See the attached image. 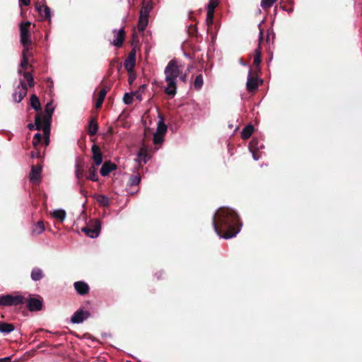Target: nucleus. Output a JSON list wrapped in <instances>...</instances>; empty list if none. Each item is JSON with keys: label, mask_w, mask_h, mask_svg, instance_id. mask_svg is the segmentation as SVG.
<instances>
[{"label": "nucleus", "mask_w": 362, "mask_h": 362, "mask_svg": "<svg viewBox=\"0 0 362 362\" xmlns=\"http://www.w3.org/2000/svg\"><path fill=\"white\" fill-rule=\"evenodd\" d=\"M42 136L40 133H37L34 135L32 144L35 149H37V146H38L42 143Z\"/></svg>", "instance_id": "72a5a7b5"}, {"label": "nucleus", "mask_w": 362, "mask_h": 362, "mask_svg": "<svg viewBox=\"0 0 362 362\" xmlns=\"http://www.w3.org/2000/svg\"><path fill=\"white\" fill-rule=\"evenodd\" d=\"M182 68L176 59L170 60L165 68V81L168 83L165 91L168 95L174 96L176 94V78L182 74Z\"/></svg>", "instance_id": "f03ea898"}, {"label": "nucleus", "mask_w": 362, "mask_h": 362, "mask_svg": "<svg viewBox=\"0 0 362 362\" xmlns=\"http://www.w3.org/2000/svg\"><path fill=\"white\" fill-rule=\"evenodd\" d=\"M214 16V13L211 12V11H207L206 23L209 28L211 27L213 24Z\"/></svg>", "instance_id": "58836bf2"}, {"label": "nucleus", "mask_w": 362, "mask_h": 362, "mask_svg": "<svg viewBox=\"0 0 362 362\" xmlns=\"http://www.w3.org/2000/svg\"><path fill=\"white\" fill-rule=\"evenodd\" d=\"M34 126H35V124H29L28 125V127L30 130H32V129H34Z\"/></svg>", "instance_id": "13d9d810"}, {"label": "nucleus", "mask_w": 362, "mask_h": 362, "mask_svg": "<svg viewBox=\"0 0 362 362\" xmlns=\"http://www.w3.org/2000/svg\"><path fill=\"white\" fill-rule=\"evenodd\" d=\"M53 85H54L53 81H51V80L49 78V79L47 80V88H49V89H51V88L53 87Z\"/></svg>", "instance_id": "864d4df0"}, {"label": "nucleus", "mask_w": 362, "mask_h": 362, "mask_svg": "<svg viewBox=\"0 0 362 362\" xmlns=\"http://www.w3.org/2000/svg\"><path fill=\"white\" fill-rule=\"evenodd\" d=\"M44 143L46 146H49V137L45 136L44 137Z\"/></svg>", "instance_id": "5fc2aeb1"}, {"label": "nucleus", "mask_w": 362, "mask_h": 362, "mask_svg": "<svg viewBox=\"0 0 362 362\" xmlns=\"http://www.w3.org/2000/svg\"><path fill=\"white\" fill-rule=\"evenodd\" d=\"M180 80L182 81V82L184 83H186L187 82V74H181L180 76Z\"/></svg>", "instance_id": "8fccbe9b"}, {"label": "nucleus", "mask_w": 362, "mask_h": 362, "mask_svg": "<svg viewBox=\"0 0 362 362\" xmlns=\"http://www.w3.org/2000/svg\"><path fill=\"white\" fill-rule=\"evenodd\" d=\"M110 66H115L119 72L122 67L118 58H115L110 62Z\"/></svg>", "instance_id": "a19ab883"}, {"label": "nucleus", "mask_w": 362, "mask_h": 362, "mask_svg": "<svg viewBox=\"0 0 362 362\" xmlns=\"http://www.w3.org/2000/svg\"><path fill=\"white\" fill-rule=\"evenodd\" d=\"M51 214L52 217H54L57 220L60 221L61 222H62L65 219L66 215V211L63 209L54 210L52 212Z\"/></svg>", "instance_id": "c85d7f7f"}, {"label": "nucleus", "mask_w": 362, "mask_h": 362, "mask_svg": "<svg viewBox=\"0 0 362 362\" xmlns=\"http://www.w3.org/2000/svg\"><path fill=\"white\" fill-rule=\"evenodd\" d=\"M75 168V175L76 178L78 180L83 178L85 176L83 163L80 160H76Z\"/></svg>", "instance_id": "aec40b11"}, {"label": "nucleus", "mask_w": 362, "mask_h": 362, "mask_svg": "<svg viewBox=\"0 0 362 362\" xmlns=\"http://www.w3.org/2000/svg\"><path fill=\"white\" fill-rule=\"evenodd\" d=\"M19 1L24 6H28L30 4V0H19Z\"/></svg>", "instance_id": "3c124183"}, {"label": "nucleus", "mask_w": 362, "mask_h": 362, "mask_svg": "<svg viewBox=\"0 0 362 362\" xmlns=\"http://www.w3.org/2000/svg\"><path fill=\"white\" fill-rule=\"evenodd\" d=\"M30 46H31V45H26L25 46H23V49L22 52L23 57H27V54L30 49Z\"/></svg>", "instance_id": "09e8293b"}, {"label": "nucleus", "mask_w": 362, "mask_h": 362, "mask_svg": "<svg viewBox=\"0 0 362 362\" xmlns=\"http://www.w3.org/2000/svg\"><path fill=\"white\" fill-rule=\"evenodd\" d=\"M86 179L93 181V182H97L98 180V177L97 175V169L93 165H92L88 169V175L86 176Z\"/></svg>", "instance_id": "c756f323"}, {"label": "nucleus", "mask_w": 362, "mask_h": 362, "mask_svg": "<svg viewBox=\"0 0 362 362\" xmlns=\"http://www.w3.org/2000/svg\"><path fill=\"white\" fill-rule=\"evenodd\" d=\"M15 329V326L12 323L0 322V332L4 334H8Z\"/></svg>", "instance_id": "b1692460"}, {"label": "nucleus", "mask_w": 362, "mask_h": 362, "mask_svg": "<svg viewBox=\"0 0 362 362\" xmlns=\"http://www.w3.org/2000/svg\"><path fill=\"white\" fill-rule=\"evenodd\" d=\"M91 151L93 153V160L94 164L95 165H100L103 163V153L101 152L100 148L96 145L93 144L91 148Z\"/></svg>", "instance_id": "ddd939ff"}, {"label": "nucleus", "mask_w": 362, "mask_h": 362, "mask_svg": "<svg viewBox=\"0 0 362 362\" xmlns=\"http://www.w3.org/2000/svg\"><path fill=\"white\" fill-rule=\"evenodd\" d=\"M246 86H247V90L249 92H253L258 88L257 78L252 76V70L251 69H250V71H249Z\"/></svg>", "instance_id": "dca6fc26"}, {"label": "nucleus", "mask_w": 362, "mask_h": 362, "mask_svg": "<svg viewBox=\"0 0 362 362\" xmlns=\"http://www.w3.org/2000/svg\"><path fill=\"white\" fill-rule=\"evenodd\" d=\"M193 30H194L195 33L197 32L196 26H193Z\"/></svg>", "instance_id": "052dcab7"}, {"label": "nucleus", "mask_w": 362, "mask_h": 362, "mask_svg": "<svg viewBox=\"0 0 362 362\" xmlns=\"http://www.w3.org/2000/svg\"><path fill=\"white\" fill-rule=\"evenodd\" d=\"M26 298L22 295H1L0 296V305L1 306H17L25 304Z\"/></svg>", "instance_id": "7ed1b4c3"}, {"label": "nucleus", "mask_w": 362, "mask_h": 362, "mask_svg": "<svg viewBox=\"0 0 362 362\" xmlns=\"http://www.w3.org/2000/svg\"><path fill=\"white\" fill-rule=\"evenodd\" d=\"M133 95H135L137 99L140 100H141V95L137 93H133Z\"/></svg>", "instance_id": "4d7b16f0"}, {"label": "nucleus", "mask_w": 362, "mask_h": 362, "mask_svg": "<svg viewBox=\"0 0 362 362\" xmlns=\"http://www.w3.org/2000/svg\"><path fill=\"white\" fill-rule=\"evenodd\" d=\"M54 107L53 106V101L51 100L47 103L45 106V115L42 120L44 121H52V116L54 112Z\"/></svg>", "instance_id": "412c9836"}, {"label": "nucleus", "mask_w": 362, "mask_h": 362, "mask_svg": "<svg viewBox=\"0 0 362 362\" xmlns=\"http://www.w3.org/2000/svg\"><path fill=\"white\" fill-rule=\"evenodd\" d=\"M240 63L243 65V66H247V63H245L242 59H240Z\"/></svg>", "instance_id": "bf43d9fd"}, {"label": "nucleus", "mask_w": 362, "mask_h": 362, "mask_svg": "<svg viewBox=\"0 0 362 362\" xmlns=\"http://www.w3.org/2000/svg\"><path fill=\"white\" fill-rule=\"evenodd\" d=\"M98 131V124L97 119L95 117L90 118L88 126V134L89 136H95Z\"/></svg>", "instance_id": "6ab92c4d"}, {"label": "nucleus", "mask_w": 362, "mask_h": 362, "mask_svg": "<svg viewBox=\"0 0 362 362\" xmlns=\"http://www.w3.org/2000/svg\"><path fill=\"white\" fill-rule=\"evenodd\" d=\"M24 78L27 80L28 86L30 87H33L34 86V78L32 74L30 72H24L23 73Z\"/></svg>", "instance_id": "e433bc0d"}, {"label": "nucleus", "mask_w": 362, "mask_h": 362, "mask_svg": "<svg viewBox=\"0 0 362 362\" xmlns=\"http://www.w3.org/2000/svg\"><path fill=\"white\" fill-rule=\"evenodd\" d=\"M261 63V51L260 46H259L255 51V57L253 60V64L257 67Z\"/></svg>", "instance_id": "473e14b6"}, {"label": "nucleus", "mask_w": 362, "mask_h": 362, "mask_svg": "<svg viewBox=\"0 0 362 362\" xmlns=\"http://www.w3.org/2000/svg\"><path fill=\"white\" fill-rule=\"evenodd\" d=\"M151 8L152 6L149 2H148L147 4H144L140 10V14L148 16Z\"/></svg>", "instance_id": "c9c22d12"}, {"label": "nucleus", "mask_w": 362, "mask_h": 362, "mask_svg": "<svg viewBox=\"0 0 362 362\" xmlns=\"http://www.w3.org/2000/svg\"><path fill=\"white\" fill-rule=\"evenodd\" d=\"M28 88L26 83L21 81L20 85L16 88L13 94L14 100L20 103L27 95Z\"/></svg>", "instance_id": "6e6552de"}, {"label": "nucleus", "mask_w": 362, "mask_h": 362, "mask_svg": "<svg viewBox=\"0 0 362 362\" xmlns=\"http://www.w3.org/2000/svg\"><path fill=\"white\" fill-rule=\"evenodd\" d=\"M163 136L164 135H161V134H158L156 133L154 134L153 135V142L155 144H160L163 142Z\"/></svg>", "instance_id": "79ce46f5"}, {"label": "nucleus", "mask_w": 362, "mask_h": 362, "mask_svg": "<svg viewBox=\"0 0 362 362\" xmlns=\"http://www.w3.org/2000/svg\"><path fill=\"white\" fill-rule=\"evenodd\" d=\"M254 132V126L252 124H247L241 132V138L244 140L248 139Z\"/></svg>", "instance_id": "5701e85b"}, {"label": "nucleus", "mask_w": 362, "mask_h": 362, "mask_svg": "<svg viewBox=\"0 0 362 362\" xmlns=\"http://www.w3.org/2000/svg\"><path fill=\"white\" fill-rule=\"evenodd\" d=\"M74 289L81 296L87 295L89 293L90 287L87 283L82 281H76L74 284Z\"/></svg>", "instance_id": "f8f14e48"}, {"label": "nucleus", "mask_w": 362, "mask_h": 362, "mask_svg": "<svg viewBox=\"0 0 362 362\" xmlns=\"http://www.w3.org/2000/svg\"><path fill=\"white\" fill-rule=\"evenodd\" d=\"M25 303L30 311H39L42 308L43 300L40 296L37 298H30L29 299L26 298Z\"/></svg>", "instance_id": "0eeeda50"}, {"label": "nucleus", "mask_w": 362, "mask_h": 362, "mask_svg": "<svg viewBox=\"0 0 362 362\" xmlns=\"http://www.w3.org/2000/svg\"><path fill=\"white\" fill-rule=\"evenodd\" d=\"M255 141L254 139L251 141L250 144L252 145L254 144Z\"/></svg>", "instance_id": "680f3d73"}, {"label": "nucleus", "mask_w": 362, "mask_h": 362, "mask_svg": "<svg viewBox=\"0 0 362 362\" xmlns=\"http://www.w3.org/2000/svg\"><path fill=\"white\" fill-rule=\"evenodd\" d=\"M218 2L217 0H210L208 6H207V11H211L214 13L216 7L218 6Z\"/></svg>", "instance_id": "ea45409f"}, {"label": "nucleus", "mask_w": 362, "mask_h": 362, "mask_svg": "<svg viewBox=\"0 0 362 362\" xmlns=\"http://www.w3.org/2000/svg\"><path fill=\"white\" fill-rule=\"evenodd\" d=\"M30 276L33 281H37L41 280L45 276V274L41 269L35 267L31 272Z\"/></svg>", "instance_id": "4be33fe9"}, {"label": "nucleus", "mask_w": 362, "mask_h": 362, "mask_svg": "<svg viewBox=\"0 0 362 362\" xmlns=\"http://www.w3.org/2000/svg\"><path fill=\"white\" fill-rule=\"evenodd\" d=\"M272 6V0H262L261 6L263 9H267Z\"/></svg>", "instance_id": "a18cd8bd"}, {"label": "nucleus", "mask_w": 362, "mask_h": 362, "mask_svg": "<svg viewBox=\"0 0 362 362\" xmlns=\"http://www.w3.org/2000/svg\"><path fill=\"white\" fill-rule=\"evenodd\" d=\"M204 84V79H203V75L202 74H199L197 76H196L194 81H193V86L194 88L197 90H199Z\"/></svg>", "instance_id": "cd10ccee"}, {"label": "nucleus", "mask_w": 362, "mask_h": 362, "mask_svg": "<svg viewBox=\"0 0 362 362\" xmlns=\"http://www.w3.org/2000/svg\"><path fill=\"white\" fill-rule=\"evenodd\" d=\"M37 11L42 18V20L51 21L50 8L47 5L37 4L35 5Z\"/></svg>", "instance_id": "2eb2a0df"}, {"label": "nucleus", "mask_w": 362, "mask_h": 362, "mask_svg": "<svg viewBox=\"0 0 362 362\" xmlns=\"http://www.w3.org/2000/svg\"><path fill=\"white\" fill-rule=\"evenodd\" d=\"M42 166L40 165H32L29 175L30 181L33 184H39L41 182Z\"/></svg>", "instance_id": "1a4fd4ad"}, {"label": "nucleus", "mask_w": 362, "mask_h": 362, "mask_svg": "<svg viewBox=\"0 0 362 362\" xmlns=\"http://www.w3.org/2000/svg\"><path fill=\"white\" fill-rule=\"evenodd\" d=\"M123 101L127 105H130L133 102V93H126L123 97Z\"/></svg>", "instance_id": "4c0bfd02"}, {"label": "nucleus", "mask_w": 362, "mask_h": 362, "mask_svg": "<svg viewBox=\"0 0 362 362\" xmlns=\"http://www.w3.org/2000/svg\"><path fill=\"white\" fill-rule=\"evenodd\" d=\"M28 66V59L27 57H23V59L21 62V66L24 69H26Z\"/></svg>", "instance_id": "de8ad7c7"}, {"label": "nucleus", "mask_w": 362, "mask_h": 362, "mask_svg": "<svg viewBox=\"0 0 362 362\" xmlns=\"http://www.w3.org/2000/svg\"><path fill=\"white\" fill-rule=\"evenodd\" d=\"M101 229L100 223L96 221L93 226H88L82 228L81 231L90 238H96L98 236Z\"/></svg>", "instance_id": "423d86ee"}, {"label": "nucleus", "mask_w": 362, "mask_h": 362, "mask_svg": "<svg viewBox=\"0 0 362 362\" xmlns=\"http://www.w3.org/2000/svg\"><path fill=\"white\" fill-rule=\"evenodd\" d=\"M213 226L219 237L229 239L239 233L242 223L235 211L221 207L213 217Z\"/></svg>", "instance_id": "f257e3e1"}, {"label": "nucleus", "mask_w": 362, "mask_h": 362, "mask_svg": "<svg viewBox=\"0 0 362 362\" xmlns=\"http://www.w3.org/2000/svg\"><path fill=\"white\" fill-rule=\"evenodd\" d=\"M30 105L37 112L41 111V105L39 98L35 94L30 97Z\"/></svg>", "instance_id": "bb28decb"}, {"label": "nucleus", "mask_w": 362, "mask_h": 362, "mask_svg": "<svg viewBox=\"0 0 362 362\" xmlns=\"http://www.w3.org/2000/svg\"><path fill=\"white\" fill-rule=\"evenodd\" d=\"M141 87L144 88L146 87V86H145V85H143V86H141Z\"/></svg>", "instance_id": "0e129e2a"}, {"label": "nucleus", "mask_w": 362, "mask_h": 362, "mask_svg": "<svg viewBox=\"0 0 362 362\" xmlns=\"http://www.w3.org/2000/svg\"><path fill=\"white\" fill-rule=\"evenodd\" d=\"M128 74H129L128 82L131 85L135 81V79L136 78V75L134 71H131L130 72H128Z\"/></svg>", "instance_id": "c03bdc74"}, {"label": "nucleus", "mask_w": 362, "mask_h": 362, "mask_svg": "<svg viewBox=\"0 0 362 362\" xmlns=\"http://www.w3.org/2000/svg\"><path fill=\"white\" fill-rule=\"evenodd\" d=\"M45 230V225L42 221H38L36 224H35L32 229V234L35 235H40Z\"/></svg>", "instance_id": "393cba45"}, {"label": "nucleus", "mask_w": 362, "mask_h": 362, "mask_svg": "<svg viewBox=\"0 0 362 362\" xmlns=\"http://www.w3.org/2000/svg\"><path fill=\"white\" fill-rule=\"evenodd\" d=\"M30 157L33 158H40V150L38 149V146H37V149L35 148V151H33L30 152Z\"/></svg>", "instance_id": "49530a36"}, {"label": "nucleus", "mask_w": 362, "mask_h": 362, "mask_svg": "<svg viewBox=\"0 0 362 362\" xmlns=\"http://www.w3.org/2000/svg\"><path fill=\"white\" fill-rule=\"evenodd\" d=\"M253 156H254L255 159H257V158H256V156H255V153H253Z\"/></svg>", "instance_id": "e2e57ef3"}, {"label": "nucleus", "mask_w": 362, "mask_h": 362, "mask_svg": "<svg viewBox=\"0 0 362 362\" xmlns=\"http://www.w3.org/2000/svg\"><path fill=\"white\" fill-rule=\"evenodd\" d=\"M166 132L167 125L165 124L163 119L160 118V119L158 122V127L156 133L158 134L164 135Z\"/></svg>", "instance_id": "2f4dec72"}, {"label": "nucleus", "mask_w": 362, "mask_h": 362, "mask_svg": "<svg viewBox=\"0 0 362 362\" xmlns=\"http://www.w3.org/2000/svg\"><path fill=\"white\" fill-rule=\"evenodd\" d=\"M117 165L111 161H105L102 165L100 173L102 176H107L112 171L116 170Z\"/></svg>", "instance_id": "f3484780"}, {"label": "nucleus", "mask_w": 362, "mask_h": 362, "mask_svg": "<svg viewBox=\"0 0 362 362\" xmlns=\"http://www.w3.org/2000/svg\"><path fill=\"white\" fill-rule=\"evenodd\" d=\"M141 182V176L139 174L132 175L129 180V183L131 186L138 185Z\"/></svg>", "instance_id": "f704fd0d"}, {"label": "nucleus", "mask_w": 362, "mask_h": 362, "mask_svg": "<svg viewBox=\"0 0 362 362\" xmlns=\"http://www.w3.org/2000/svg\"><path fill=\"white\" fill-rule=\"evenodd\" d=\"M51 122L52 121L42 120L40 114H37L35 116V125L36 129L38 131L42 129L43 131L44 137H49L51 131Z\"/></svg>", "instance_id": "20e7f679"}, {"label": "nucleus", "mask_w": 362, "mask_h": 362, "mask_svg": "<svg viewBox=\"0 0 362 362\" xmlns=\"http://www.w3.org/2000/svg\"><path fill=\"white\" fill-rule=\"evenodd\" d=\"M30 25V23L29 21L21 23L20 25L21 43L22 44L23 46H25L26 45L32 44V41L30 38V31H29Z\"/></svg>", "instance_id": "39448f33"}, {"label": "nucleus", "mask_w": 362, "mask_h": 362, "mask_svg": "<svg viewBox=\"0 0 362 362\" xmlns=\"http://www.w3.org/2000/svg\"><path fill=\"white\" fill-rule=\"evenodd\" d=\"M148 16L140 14L139 20V23H138L139 30L144 31L148 25Z\"/></svg>", "instance_id": "a878e982"}, {"label": "nucleus", "mask_w": 362, "mask_h": 362, "mask_svg": "<svg viewBox=\"0 0 362 362\" xmlns=\"http://www.w3.org/2000/svg\"><path fill=\"white\" fill-rule=\"evenodd\" d=\"M136 64V50L133 49L125 59L124 66L127 72L134 71Z\"/></svg>", "instance_id": "9d476101"}, {"label": "nucleus", "mask_w": 362, "mask_h": 362, "mask_svg": "<svg viewBox=\"0 0 362 362\" xmlns=\"http://www.w3.org/2000/svg\"><path fill=\"white\" fill-rule=\"evenodd\" d=\"M96 201L102 206H108L110 204L109 198L104 194H98L96 196Z\"/></svg>", "instance_id": "7c9ffc66"}, {"label": "nucleus", "mask_w": 362, "mask_h": 362, "mask_svg": "<svg viewBox=\"0 0 362 362\" xmlns=\"http://www.w3.org/2000/svg\"><path fill=\"white\" fill-rule=\"evenodd\" d=\"M127 362H130V361H127Z\"/></svg>", "instance_id": "69168bd1"}, {"label": "nucleus", "mask_w": 362, "mask_h": 362, "mask_svg": "<svg viewBox=\"0 0 362 362\" xmlns=\"http://www.w3.org/2000/svg\"><path fill=\"white\" fill-rule=\"evenodd\" d=\"M90 315L89 312L84 311L82 309H79L76 311L71 318V321L73 323H81L83 322L85 319H86Z\"/></svg>", "instance_id": "9b49d317"}, {"label": "nucleus", "mask_w": 362, "mask_h": 362, "mask_svg": "<svg viewBox=\"0 0 362 362\" xmlns=\"http://www.w3.org/2000/svg\"><path fill=\"white\" fill-rule=\"evenodd\" d=\"M114 67L115 66H110V69H109L108 72H107L108 76H111L112 74Z\"/></svg>", "instance_id": "6e6d98bb"}, {"label": "nucleus", "mask_w": 362, "mask_h": 362, "mask_svg": "<svg viewBox=\"0 0 362 362\" xmlns=\"http://www.w3.org/2000/svg\"><path fill=\"white\" fill-rule=\"evenodd\" d=\"M115 39L112 42V45L117 47H120L123 45L125 38V31L124 28L119 29V31L114 30Z\"/></svg>", "instance_id": "4468645a"}, {"label": "nucleus", "mask_w": 362, "mask_h": 362, "mask_svg": "<svg viewBox=\"0 0 362 362\" xmlns=\"http://www.w3.org/2000/svg\"><path fill=\"white\" fill-rule=\"evenodd\" d=\"M0 362H11V357H5L0 359Z\"/></svg>", "instance_id": "603ef678"}, {"label": "nucleus", "mask_w": 362, "mask_h": 362, "mask_svg": "<svg viewBox=\"0 0 362 362\" xmlns=\"http://www.w3.org/2000/svg\"><path fill=\"white\" fill-rule=\"evenodd\" d=\"M147 156H148V153H147L146 150L141 148L139 151V156L140 159L143 160L145 163H146V158L147 157Z\"/></svg>", "instance_id": "37998d69"}, {"label": "nucleus", "mask_w": 362, "mask_h": 362, "mask_svg": "<svg viewBox=\"0 0 362 362\" xmlns=\"http://www.w3.org/2000/svg\"><path fill=\"white\" fill-rule=\"evenodd\" d=\"M110 87L108 86H104V87L100 90L98 93V97L95 103V107L97 109H99L101 107L103 101L105 98V96L107 95V93L108 90H110Z\"/></svg>", "instance_id": "a211bd4d"}]
</instances>
